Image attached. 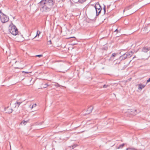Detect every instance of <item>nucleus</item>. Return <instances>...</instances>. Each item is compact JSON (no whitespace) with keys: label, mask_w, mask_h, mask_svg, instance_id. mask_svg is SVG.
Instances as JSON below:
<instances>
[{"label":"nucleus","mask_w":150,"mask_h":150,"mask_svg":"<svg viewBox=\"0 0 150 150\" xmlns=\"http://www.w3.org/2000/svg\"><path fill=\"white\" fill-rule=\"evenodd\" d=\"M53 0H42L38 4L40 6L45 5L49 6L52 7L54 4Z\"/></svg>","instance_id":"obj_1"},{"label":"nucleus","mask_w":150,"mask_h":150,"mask_svg":"<svg viewBox=\"0 0 150 150\" xmlns=\"http://www.w3.org/2000/svg\"><path fill=\"white\" fill-rule=\"evenodd\" d=\"M9 31L12 34L14 35H17L18 33V29L15 25H13L12 23L9 25Z\"/></svg>","instance_id":"obj_2"},{"label":"nucleus","mask_w":150,"mask_h":150,"mask_svg":"<svg viewBox=\"0 0 150 150\" xmlns=\"http://www.w3.org/2000/svg\"><path fill=\"white\" fill-rule=\"evenodd\" d=\"M0 19L2 23H4L8 21L9 18L3 13H2V14H1L0 16Z\"/></svg>","instance_id":"obj_3"},{"label":"nucleus","mask_w":150,"mask_h":150,"mask_svg":"<svg viewBox=\"0 0 150 150\" xmlns=\"http://www.w3.org/2000/svg\"><path fill=\"white\" fill-rule=\"evenodd\" d=\"M41 7L42 10L44 11L48 12L50 11L52 7L49 6L45 5H43L42 6H40Z\"/></svg>","instance_id":"obj_4"},{"label":"nucleus","mask_w":150,"mask_h":150,"mask_svg":"<svg viewBox=\"0 0 150 150\" xmlns=\"http://www.w3.org/2000/svg\"><path fill=\"white\" fill-rule=\"evenodd\" d=\"M95 7L96 10V16H98L100 13L102 8L99 4L96 5Z\"/></svg>","instance_id":"obj_5"},{"label":"nucleus","mask_w":150,"mask_h":150,"mask_svg":"<svg viewBox=\"0 0 150 150\" xmlns=\"http://www.w3.org/2000/svg\"><path fill=\"white\" fill-rule=\"evenodd\" d=\"M127 58V56H126V54L125 53L122 55L120 56V57L119 59L120 61H122V60H125Z\"/></svg>","instance_id":"obj_6"},{"label":"nucleus","mask_w":150,"mask_h":150,"mask_svg":"<svg viewBox=\"0 0 150 150\" xmlns=\"http://www.w3.org/2000/svg\"><path fill=\"white\" fill-rule=\"evenodd\" d=\"M5 111H7L6 112L9 113H11L13 110L12 109L9 108L8 107H7L6 108H5Z\"/></svg>","instance_id":"obj_7"},{"label":"nucleus","mask_w":150,"mask_h":150,"mask_svg":"<svg viewBox=\"0 0 150 150\" xmlns=\"http://www.w3.org/2000/svg\"><path fill=\"white\" fill-rule=\"evenodd\" d=\"M117 54L116 53L112 54L111 56L109 59V60L110 61H113L114 59V57L116 56Z\"/></svg>","instance_id":"obj_8"},{"label":"nucleus","mask_w":150,"mask_h":150,"mask_svg":"<svg viewBox=\"0 0 150 150\" xmlns=\"http://www.w3.org/2000/svg\"><path fill=\"white\" fill-rule=\"evenodd\" d=\"M125 53L126 54V55L127 56V58H129L133 54V52L132 51L126 52Z\"/></svg>","instance_id":"obj_9"},{"label":"nucleus","mask_w":150,"mask_h":150,"mask_svg":"<svg viewBox=\"0 0 150 150\" xmlns=\"http://www.w3.org/2000/svg\"><path fill=\"white\" fill-rule=\"evenodd\" d=\"M93 109V107L92 106H91L88 109L87 112L88 114H89L91 113Z\"/></svg>","instance_id":"obj_10"},{"label":"nucleus","mask_w":150,"mask_h":150,"mask_svg":"<svg viewBox=\"0 0 150 150\" xmlns=\"http://www.w3.org/2000/svg\"><path fill=\"white\" fill-rule=\"evenodd\" d=\"M145 86V85L140 83L138 84V89L139 90H142Z\"/></svg>","instance_id":"obj_11"},{"label":"nucleus","mask_w":150,"mask_h":150,"mask_svg":"<svg viewBox=\"0 0 150 150\" xmlns=\"http://www.w3.org/2000/svg\"><path fill=\"white\" fill-rule=\"evenodd\" d=\"M149 50V49L148 47H144L143 48L142 51L143 52H146Z\"/></svg>","instance_id":"obj_12"},{"label":"nucleus","mask_w":150,"mask_h":150,"mask_svg":"<svg viewBox=\"0 0 150 150\" xmlns=\"http://www.w3.org/2000/svg\"><path fill=\"white\" fill-rule=\"evenodd\" d=\"M21 103L22 102H20L17 101L14 104V105H15V108L17 107V108H18Z\"/></svg>","instance_id":"obj_13"},{"label":"nucleus","mask_w":150,"mask_h":150,"mask_svg":"<svg viewBox=\"0 0 150 150\" xmlns=\"http://www.w3.org/2000/svg\"><path fill=\"white\" fill-rule=\"evenodd\" d=\"M132 5H130L129 6L126 7L124 9V11H126L128 10H129L130 8H132Z\"/></svg>","instance_id":"obj_14"},{"label":"nucleus","mask_w":150,"mask_h":150,"mask_svg":"<svg viewBox=\"0 0 150 150\" xmlns=\"http://www.w3.org/2000/svg\"><path fill=\"white\" fill-rule=\"evenodd\" d=\"M125 144H122L121 145H120L119 147L117 148V149H122V148L123 146H124Z\"/></svg>","instance_id":"obj_15"},{"label":"nucleus","mask_w":150,"mask_h":150,"mask_svg":"<svg viewBox=\"0 0 150 150\" xmlns=\"http://www.w3.org/2000/svg\"><path fill=\"white\" fill-rule=\"evenodd\" d=\"M28 122V121H25L24 120L23 121H22L20 123V125H22L23 124L24 125H25Z\"/></svg>","instance_id":"obj_16"},{"label":"nucleus","mask_w":150,"mask_h":150,"mask_svg":"<svg viewBox=\"0 0 150 150\" xmlns=\"http://www.w3.org/2000/svg\"><path fill=\"white\" fill-rule=\"evenodd\" d=\"M87 0H79V3L80 4H83L86 2Z\"/></svg>","instance_id":"obj_17"},{"label":"nucleus","mask_w":150,"mask_h":150,"mask_svg":"<svg viewBox=\"0 0 150 150\" xmlns=\"http://www.w3.org/2000/svg\"><path fill=\"white\" fill-rule=\"evenodd\" d=\"M135 149L133 147L131 148H128L126 149V150H134Z\"/></svg>","instance_id":"obj_18"},{"label":"nucleus","mask_w":150,"mask_h":150,"mask_svg":"<svg viewBox=\"0 0 150 150\" xmlns=\"http://www.w3.org/2000/svg\"><path fill=\"white\" fill-rule=\"evenodd\" d=\"M103 50H108V47L106 46H105L102 48Z\"/></svg>","instance_id":"obj_19"},{"label":"nucleus","mask_w":150,"mask_h":150,"mask_svg":"<svg viewBox=\"0 0 150 150\" xmlns=\"http://www.w3.org/2000/svg\"><path fill=\"white\" fill-rule=\"evenodd\" d=\"M36 105H37L36 103L34 104L33 105H32V106L31 107V109H32L34 107H35L36 106Z\"/></svg>","instance_id":"obj_20"},{"label":"nucleus","mask_w":150,"mask_h":150,"mask_svg":"<svg viewBox=\"0 0 150 150\" xmlns=\"http://www.w3.org/2000/svg\"><path fill=\"white\" fill-rule=\"evenodd\" d=\"M75 3H77L79 2V0H72Z\"/></svg>","instance_id":"obj_21"},{"label":"nucleus","mask_w":150,"mask_h":150,"mask_svg":"<svg viewBox=\"0 0 150 150\" xmlns=\"http://www.w3.org/2000/svg\"><path fill=\"white\" fill-rule=\"evenodd\" d=\"M54 85L57 87H59L60 86V85L58 83H55Z\"/></svg>","instance_id":"obj_22"},{"label":"nucleus","mask_w":150,"mask_h":150,"mask_svg":"<svg viewBox=\"0 0 150 150\" xmlns=\"http://www.w3.org/2000/svg\"><path fill=\"white\" fill-rule=\"evenodd\" d=\"M40 31H37V35H39L40 34Z\"/></svg>","instance_id":"obj_23"},{"label":"nucleus","mask_w":150,"mask_h":150,"mask_svg":"<svg viewBox=\"0 0 150 150\" xmlns=\"http://www.w3.org/2000/svg\"><path fill=\"white\" fill-rule=\"evenodd\" d=\"M47 44H48V45H50V44H52V42H51V40H49V41H48L47 42Z\"/></svg>","instance_id":"obj_24"},{"label":"nucleus","mask_w":150,"mask_h":150,"mask_svg":"<svg viewBox=\"0 0 150 150\" xmlns=\"http://www.w3.org/2000/svg\"><path fill=\"white\" fill-rule=\"evenodd\" d=\"M42 54L38 55L36 56V57H42Z\"/></svg>","instance_id":"obj_25"},{"label":"nucleus","mask_w":150,"mask_h":150,"mask_svg":"<svg viewBox=\"0 0 150 150\" xmlns=\"http://www.w3.org/2000/svg\"><path fill=\"white\" fill-rule=\"evenodd\" d=\"M31 73V72H26V71H22V73H25L26 74H28L29 73Z\"/></svg>","instance_id":"obj_26"},{"label":"nucleus","mask_w":150,"mask_h":150,"mask_svg":"<svg viewBox=\"0 0 150 150\" xmlns=\"http://www.w3.org/2000/svg\"><path fill=\"white\" fill-rule=\"evenodd\" d=\"M108 86V85H106L105 84H104L103 86V88H107Z\"/></svg>","instance_id":"obj_27"},{"label":"nucleus","mask_w":150,"mask_h":150,"mask_svg":"<svg viewBox=\"0 0 150 150\" xmlns=\"http://www.w3.org/2000/svg\"><path fill=\"white\" fill-rule=\"evenodd\" d=\"M149 82H150V78L147 80L146 83Z\"/></svg>","instance_id":"obj_28"},{"label":"nucleus","mask_w":150,"mask_h":150,"mask_svg":"<svg viewBox=\"0 0 150 150\" xmlns=\"http://www.w3.org/2000/svg\"><path fill=\"white\" fill-rule=\"evenodd\" d=\"M76 145H73L71 146V147L72 149H74V147H76Z\"/></svg>","instance_id":"obj_29"},{"label":"nucleus","mask_w":150,"mask_h":150,"mask_svg":"<svg viewBox=\"0 0 150 150\" xmlns=\"http://www.w3.org/2000/svg\"><path fill=\"white\" fill-rule=\"evenodd\" d=\"M116 32L117 33H118V30H117V29L115 30L114 31V32Z\"/></svg>","instance_id":"obj_30"},{"label":"nucleus","mask_w":150,"mask_h":150,"mask_svg":"<svg viewBox=\"0 0 150 150\" xmlns=\"http://www.w3.org/2000/svg\"><path fill=\"white\" fill-rule=\"evenodd\" d=\"M105 6H104L103 8V10H105Z\"/></svg>","instance_id":"obj_31"},{"label":"nucleus","mask_w":150,"mask_h":150,"mask_svg":"<svg viewBox=\"0 0 150 150\" xmlns=\"http://www.w3.org/2000/svg\"><path fill=\"white\" fill-rule=\"evenodd\" d=\"M48 86V85L47 84H45V86L44 87L45 88H46Z\"/></svg>","instance_id":"obj_32"},{"label":"nucleus","mask_w":150,"mask_h":150,"mask_svg":"<svg viewBox=\"0 0 150 150\" xmlns=\"http://www.w3.org/2000/svg\"><path fill=\"white\" fill-rule=\"evenodd\" d=\"M0 13H1V14H2V13H2V11H1V10H0Z\"/></svg>","instance_id":"obj_33"},{"label":"nucleus","mask_w":150,"mask_h":150,"mask_svg":"<svg viewBox=\"0 0 150 150\" xmlns=\"http://www.w3.org/2000/svg\"><path fill=\"white\" fill-rule=\"evenodd\" d=\"M104 14H105L106 12V10H104Z\"/></svg>","instance_id":"obj_34"},{"label":"nucleus","mask_w":150,"mask_h":150,"mask_svg":"<svg viewBox=\"0 0 150 150\" xmlns=\"http://www.w3.org/2000/svg\"><path fill=\"white\" fill-rule=\"evenodd\" d=\"M40 125H42V122H40Z\"/></svg>","instance_id":"obj_35"},{"label":"nucleus","mask_w":150,"mask_h":150,"mask_svg":"<svg viewBox=\"0 0 150 150\" xmlns=\"http://www.w3.org/2000/svg\"><path fill=\"white\" fill-rule=\"evenodd\" d=\"M75 38V37H71V38Z\"/></svg>","instance_id":"obj_36"},{"label":"nucleus","mask_w":150,"mask_h":150,"mask_svg":"<svg viewBox=\"0 0 150 150\" xmlns=\"http://www.w3.org/2000/svg\"><path fill=\"white\" fill-rule=\"evenodd\" d=\"M135 57V56L133 57V59Z\"/></svg>","instance_id":"obj_37"},{"label":"nucleus","mask_w":150,"mask_h":150,"mask_svg":"<svg viewBox=\"0 0 150 150\" xmlns=\"http://www.w3.org/2000/svg\"><path fill=\"white\" fill-rule=\"evenodd\" d=\"M16 62H17V61H16L15 62V63H16Z\"/></svg>","instance_id":"obj_38"},{"label":"nucleus","mask_w":150,"mask_h":150,"mask_svg":"<svg viewBox=\"0 0 150 150\" xmlns=\"http://www.w3.org/2000/svg\"><path fill=\"white\" fill-rule=\"evenodd\" d=\"M136 111V110H135V111Z\"/></svg>","instance_id":"obj_39"},{"label":"nucleus","mask_w":150,"mask_h":150,"mask_svg":"<svg viewBox=\"0 0 150 150\" xmlns=\"http://www.w3.org/2000/svg\"><path fill=\"white\" fill-rule=\"evenodd\" d=\"M36 36H35L34 38H35V37H36Z\"/></svg>","instance_id":"obj_40"}]
</instances>
